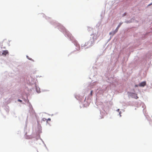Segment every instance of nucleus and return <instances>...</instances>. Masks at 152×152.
<instances>
[{
	"instance_id": "obj_2",
	"label": "nucleus",
	"mask_w": 152,
	"mask_h": 152,
	"mask_svg": "<svg viewBox=\"0 0 152 152\" xmlns=\"http://www.w3.org/2000/svg\"><path fill=\"white\" fill-rule=\"evenodd\" d=\"M146 84V83L145 81H144L140 83L139 85V86L140 87H144L145 86Z\"/></svg>"
},
{
	"instance_id": "obj_10",
	"label": "nucleus",
	"mask_w": 152,
	"mask_h": 152,
	"mask_svg": "<svg viewBox=\"0 0 152 152\" xmlns=\"http://www.w3.org/2000/svg\"><path fill=\"white\" fill-rule=\"evenodd\" d=\"M151 5V4H150L149 5Z\"/></svg>"
},
{
	"instance_id": "obj_3",
	"label": "nucleus",
	"mask_w": 152,
	"mask_h": 152,
	"mask_svg": "<svg viewBox=\"0 0 152 152\" xmlns=\"http://www.w3.org/2000/svg\"><path fill=\"white\" fill-rule=\"evenodd\" d=\"M8 53V51L7 50H5L3 51V52L2 53V54L3 55L6 56Z\"/></svg>"
},
{
	"instance_id": "obj_7",
	"label": "nucleus",
	"mask_w": 152,
	"mask_h": 152,
	"mask_svg": "<svg viewBox=\"0 0 152 152\" xmlns=\"http://www.w3.org/2000/svg\"><path fill=\"white\" fill-rule=\"evenodd\" d=\"M18 101L20 102H22V100L20 99H18Z\"/></svg>"
},
{
	"instance_id": "obj_6",
	"label": "nucleus",
	"mask_w": 152,
	"mask_h": 152,
	"mask_svg": "<svg viewBox=\"0 0 152 152\" xmlns=\"http://www.w3.org/2000/svg\"><path fill=\"white\" fill-rule=\"evenodd\" d=\"M92 92H93V91H91V93H90V94H91V95H92Z\"/></svg>"
},
{
	"instance_id": "obj_1",
	"label": "nucleus",
	"mask_w": 152,
	"mask_h": 152,
	"mask_svg": "<svg viewBox=\"0 0 152 152\" xmlns=\"http://www.w3.org/2000/svg\"><path fill=\"white\" fill-rule=\"evenodd\" d=\"M122 24V23H119L117 27L116 28V29L113 32H111L109 34L110 35H114L118 31L119 27H120L121 24Z\"/></svg>"
},
{
	"instance_id": "obj_4",
	"label": "nucleus",
	"mask_w": 152,
	"mask_h": 152,
	"mask_svg": "<svg viewBox=\"0 0 152 152\" xmlns=\"http://www.w3.org/2000/svg\"><path fill=\"white\" fill-rule=\"evenodd\" d=\"M46 120H47V119H46V118H42V120L43 121H46Z\"/></svg>"
},
{
	"instance_id": "obj_5",
	"label": "nucleus",
	"mask_w": 152,
	"mask_h": 152,
	"mask_svg": "<svg viewBox=\"0 0 152 152\" xmlns=\"http://www.w3.org/2000/svg\"><path fill=\"white\" fill-rule=\"evenodd\" d=\"M50 120H51V119H50V118H48V119L47 120V122H48V121H50Z\"/></svg>"
},
{
	"instance_id": "obj_8",
	"label": "nucleus",
	"mask_w": 152,
	"mask_h": 152,
	"mask_svg": "<svg viewBox=\"0 0 152 152\" xmlns=\"http://www.w3.org/2000/svg\"><path fill=\"white\" fill-rule=\"evenodd\" d=\"M138 86L137 85H135V87H138Z\"/></svg>"
},
{
	"instance_id": "obj_9",
	"label": "nucleus",
	"mask_w": 152,
	"mask_h": 152,
	"mask_svg": "<svg viewBox=\"0 0 152 152\" xmlns=\"http://www.w3.org/2000/svg\"><path fill=\"white\" fill-rule=\"evenodd\" d=\"M138 97L137 96H136V97L135 98L136 99H137Z\"/></svg>"
}]
</instances>
